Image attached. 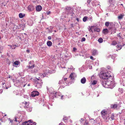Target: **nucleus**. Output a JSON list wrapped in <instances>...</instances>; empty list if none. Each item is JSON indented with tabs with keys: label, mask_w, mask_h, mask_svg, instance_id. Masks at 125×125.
I'll use <instances>...</instances> for the list:
<instances>
[{
	"label": "nucleus",
	"mask_w": 125,
	"mask_h": 125,
	"mask_svg": "<svg viewBox=\"0 0 125 125\" xmlns=\"http://www.w3.org/2000/svg\"><path fill=\"white\" fill-rule=\"evenodd\" d=\"M101 84L103 87L106 88H113L115 86V83L114 80L112 76L110 77L106 81H102Z\"/></svg>",
	"instance_id": "f257e3e1"
},
{
	"label": "nucleus",
	"mask_w": 125,
	"mask_h": 125,
	"mask_svg": "<svg viewBox=\"0 0 125 125\" xmlns=\"http://www.w3.org/2000/svg\"><path fill=\"white\" fill-rule=\"evenodd\" d=\"M110 72L107 71L106 72H101L99 74L100 78L103 79H107L110 77H112L110 74Z\"/></svg>",
	"instance_id": "f03ea898"
},
{
	"label": "nucleus",
	"mask_w": 125,
	"mask_h": 125,
	"mask_svg": "<svg viewBox=\"0 0 125 125\" xmlns=\"http://www.w3.org/2000/svg\"><path fill=\"white\" fill-rule=\"evenodd\" d=\"M31 120H29L28 122H23L22 125H36V123L35 122L33 123L31 122Z\"/></svg>",
	"instance_id": "7ed1b4c3"
},
{
	"label": "nucleus",
	"mask_w": 125,
	"mask_h": 125,
	"mask_svg": "<svg viewBox=\"0 0 125 125\" xmlns=\"http://www.w3.org/2000/svg\"><path fill=\"white\" fill-rule=\"evenodd\" d=\"M107 112L105 110H104L101 112V114L102 117L104 119L106 120L107 116L106 115L107 114Z\"/></svg>",
	"instance_id": "20e7f679"
},
{
	"label": "nucleus",
	"mask_w": 125,
	"mask_h": 125,
	"mask_svg": "<svg viewBox=\"0 0 125 125\" xmlns=\"http://www.w3.org/2000/svg\"><path fill=\"white\" fill-rule=\"evenodd\" d=\"M60 86L64 87L65 86L67 85V84L66 82L64 81L63 80H60L59 83Z\"/></svg>",
	"instance_id": "39448f33"
},
{
	"label": "nucleus",
	"mask_w": 125,
	"mask_h": 125,
	"mask_svg": "<svg viewBox=\"0 0 125 125\" xmlns=\"http://www.w3.org/2000/svg\"><path fill=\"white\" fill-rule=\"evenodd\" d=\"M46 72V73H44L40 74V77L41 78H43L46 75V74H47L48 73H51V71H49V70H48Z\"/></svg>",
	"instance_id": "423d86ee"
},
{
	"label": "nucleus",
	"mask_w": 125,
	"mask_h": 125,
	"mask_svg": "<svg viewBox=\"0 0 125 125\" xmlns=\"http://www.w3.org/2000/svg\"><path fill=\"white\" fill-rule=\"evenodd\" d=\"M39 94V93L38 91H33L32 92L31 95L32 97H34L35 96L38 95Z\"/></svg>",
	"instance_id": "0eeeda50"
},
{
	"label": "nucleus",
	"mask_w": 125,
	"mask_h": 125,
	"mask_svg": "<svg viewBox=\"0 0 125 125\" xmlns=\"http://www.w3.org/2000/svg\"><path fill=\"white\" fill-rule=\"evenodd\" d=\"M39 79L38 78H35L34 79V82L35 86L36 87H38L39 86Z\"/></svg>",
	"instance_id": "6e6552de"
},
{
	"label": "nucleus",
	"mask_w": 125,
	"mask_h": 125,
	"mask_svg": "<svg viewBox=\"0 0 125 125\" xmlns=\"http://www.w3.org/2000/svg\"><path fill=\"white\" fill-rule=\"evenodd\" d=\"M59 93L58 92L52 93L50 95H52L54 98V97H58V95L60 96V95L58 94Z\"/></svg>",
	"instance_id": "1a4fd4ad"
},
{
	"label": "nucleus",
	"mask_w": 125,
	"mask_h": 125,
	"mask_svg": "<svg viewBox=\"0 0 125 125\" xmlns=\"http://www.w3.org/2000/svg\"><path fill=\"white\" fill-rule=\"evenodd\" d=\"M34 67V64L32 61H31L29 62V66L28 67V68L29 69L33 68Z\"/></svg>",
	"instance_id": "9d476101"
},
{
	"label": "nucleus",
	"mask_w": 125,
	"mask_h": 125,
	"mask_svg": "<svg viewBox=\"0 0 125 125\" xmlns=\"http://www.w3.org/2000/svg\"><path fill=\"white\" fill-rule=\"evenodd\" d=\"M76 76V75L75 73H72L70 75L69 77L71 78V80H73Z\"/></svg>",
	"instance_id": "9b49d317"
},
{
	"label": "nucleus",
	"mask_w": 125,
	"mask_h": 125,
	"mask_svg": "<svg viewBox=\"0 0 125 125\" xmlns=\"http://www.w3.org/2000/svg\"><path fill=\"white\" fill-rule=\"evenodd\" d=\"M98 52L97 50L95 49H93L92 50V55L93 56H95L98 54Z\"/></svg>",
	"instance_id": "f8f14e48"
},
{
	"label": "nucleus",
	"mask_w": 125,
	"mask_h": 125,
	"mask_svg": "<svg viewBox=\"0 0 125 125\" xmlns=\"http://www.w3.org/2000/svg\"><path fill=\"white\" fill-rule=\"evenodd\" d=\"M20 63V62H19L18 61H16L13 63V65L14 66L17 67L19 66Z\"/></svg>",
	"instance_id": "ddd939ff"
},
{
	"label": "nucleus",
	"mask_w": 125,
	"mask_h": 125,
	"mask_svg": "<svg viewBox=\"0 0 125 125\" xmlns=\"http://www.w3.org/2000/svg\"><path fill=\"white\" fill-rule=\"evenodd\" d=\"M92 4L93 6H96L98 5H99L98 2L96 0H94L92 2Z\"/></svg>",
	"instance_id": "4468645a"
},
{
	"label": "nucleus",
	"mask_w": 125,
	"mask_h": 125,
	"mask_svg": "<svg viewBox=\"0 0 125 125\" xmlns=\"http://www.w3.org/2000/svg\"><path fill=\"white\" fill-rule=\"evenodd\" d=\"M33 23V21L32 20H29L27 22V24L30 26H32Z\"/></svg>",
	"instance_id": "2eb2a0df"
},
{
	"label": "nucleus",
	"mask_w": 125,
	"mask_h": 125,
	"mask_svg": "<svg viewBox=\"0 0 125 125\" xmlns=\"http://www.w3.org/2000/svg\"><path fill=\"white\" fill-rule=\"evenodd\" d=\"M34 9V7L32 5H29L28 7V9L29 11L33 10Z\"/></svg>",
	"instance_id": "dca6fc26"
},
{
	"label": "nucleus",
	"mask_w": 125,
	"mask_h": 125,
	"mask_svg": "<svg viewBox=\"0 0 125 125\" xmlns=\"http://www.w3.org/2000/svg\"><path fill=\"white\" fill-rule=\"evenodd\" d=\"M114 24L112 22H110L109 25V29L112 30V29H113V28H114Z\"/></svg>",
	"instance_id": "f3484780"
},
{
	"label": "nucleus",
	"mask_w": 125,
	"mask_h": 125,
	"mask_svg": "<svg viewBox=\"0 0 125 125\" xmlns=\"http://www.w3.org/2000/svg\"><path fill=\"white\" fill-rule=\"evenodd\" d=\"M66 9L67 10H69V14L70 15H71V16H73V13L72 12V10H71V8L70 7H68L66 8Z\"/></svg>",
	"instance_id": "a211bd4d"
},
{
	"label": "nucleus",
	"mask_w": 125,
	"mask_h": 125,
	"mask_svg": "<svg viewBox=\"0 0 125 125\" xmlns=\"http://www.w3.org/2000/svg\"><path fill=\"white\" fill-rule=\"evenodd\" d=\"M81 82L82 84L85 83L86 82V79L85 77H84L81 79Z\"/></svg>",
	"instance_id": "6ab92c4d"
},
{
	"label": "nucleus",
	"mask_w": 125,
	"mask_h": 125,
	"mask_svg": "<svg viewBox=\"0 0 125 125\" xmlns=\"http://www.w3.org/2000/svg\"><path fill=\"white\" fill-rule=\"evenodd\" d=\"M124 16V14H121L118 16V19L119 20L123 18Z\"/></svg>",
	"instance_id": "aec40b11"
},
{
	"label": "nucleus",
	"mask_w": 125,
	"mask_h": 125,
	"mask_svg": "<svg viewBox=\"0 0 125 125\" xmlns=\"http://www.w3.org/2000/svg\"><path fill=\"white\" fill-rule=\"evenodd\" d=\"M25 16V14L24 13H20L19 14V17L20 18H22L24 17Z\"/></svg>",
	"instance_id": "412c9836"
},
{
	"label": "nucleus",
	"mask_w": 125,
	"mask_h": 125,
	"mask_svg": "<svg viewBox=\"0 0 125 125\" xmlns=\"http://www.w3.org/2000/svg\"><path fill=\"white\" fill-rule=\"evenodd\" d=\"M117 107V105L116 104H112L111 105V107L112 109H116Z\"/></svg>",
	"instance_id": "4be33fe9"
},
{
	"label": "nucleus",
	"mask_w": 125,
	"mask_h": 125,
	"mask_svg": "<svg viewBox=\"0 0 125 125\" xmlns=\"http://www.w3.org/2000/svg\"><path fill=\"white\" fill-rule=\"evenodd\" d=\"M109 119H110V120H112L115 119V116L113 114H111V117H110Z\"/></svg>",
	"instance_id": "5701e85b"
},
{
	"label": "nucleus",
	"mask_w": 125,
	"mask_h": 125,
	"mask_svg": "<svg viewBox=\"0 0 125 125\" xmlns=\"http://www.w3.org/2000/svg\"><path fill=\"white\" fill-rule=\"evenodd\" d=\"M19 27H20L22 29V30H24V28L25 27V24L23 23L22 24H20Z\"/></svg>",
	"instance_id": "b1692460"
},
{
	"label": "nucleus",
	"mask_w": 125,
	"mask_h": 125,
	"mask_svg": "<svg viewBox=\"0 0 125 125\" xmlns=\"http://www.w3.org/2000/svg\"><path fill=\"white\" fill-rule=\"evenodd\" d=\"M47 45L49 46H51L52 45V42L50 41H48L47 42Z\"/></svg>",
	"instance_id": "393cba45"
},
{
	"label": "nucleus",
	"mask_w": 125,
	"mask_h": 125,
	"mask_svg": "<svg viewBox=\"0 0 125 125\" xmlns=\"http://www.w3.org/2000/svg\"><path fill=\"white\" fill-rule=\"evenodd\" d=\"M117 44V42L115 41H112V43L111 45H115Z\"/></svg>",
	"instance_id": "a878e982"
},
{
	"label": "nucleus",
	"mask_w": 125,
	"mask_h": 125,
	"mask_svg": "<svg viewBox=\"0 0 125 125\" xmlns=\"http://www.w3.org/2000/svg\"><path fill=\"white\" fill-rule=\"evenodd\" d=\"M94 31H96L97 32H99L100 31V29L96 27H95L94 28Z\"/></svg>",
	"instance_id": "bb28decb"
},
{
	"label": "nucleus",
	"mask_w": 125,
	"mask_h": 125,
	"mask_svg": "<svg viewBox=\"0 0 125 125\" xmlns=\"http://www.w3.org/2000/svg\"><path fill=\"white\" fill-rule=\"evenodd\" d=\"M108 30L107 29H104L103 31V33H108Z\"/></svg>",
	"instance_id": "cd10ccee"
},
{
	"label": "nucleus",
	"mask_w": 125,
	"mask_h": 125,
	"mask_svg": "<svg viewBox=\"0 0 125 125\" xmlns=\"http://www.w3.org/2000/svg\"><path fill=\"white\" fill-rule=\"evenodd\" d=\"M8 46H10V48L12 49H15L16 47V45H14L12 46L9 45Z\"/></svg>",
	"instance_id": "c85d7f7f"
},
{
	"label": "nucleus",
	"mask_w": 125,
	"mask_h": 125,
	"mask_svg": "<svg viewBox=\"0 0 125 125\" xmlns=\"http://www.w3.org/2000/svg\"><path fill=\"white\" fill-rule=\"evenodd\" d=\"M117 56V55L115 54L113 55L112 56V58L113 59H114Z\"/></svg>",
	"instance_id": "c756f323"
},
{
	"label": "nucleus",
	"mask_w": 125,
	"mask_h": 125,
	"mask_svg": "<svg viewBox=\"0 0 125 125\" xmlns=\"http://www.w3.org/2000/svg\"><path fill=\"white\" fill-rule=\"evenodd\" d=\"M97 83V81L96 80H94L91 83V85H94L95 84Z\"/></svg>",
	"instance_id": "7c9ffc66"
},
{
	"label": "nucleus",
	"mask_w": 125,
	"mask_h": 125,
	"mask_svg": "<svg viewBox=\"0 0 125 125\" xmlns=\"http://www.w3.org/2000/svg\"><path fill=\"white\" fill-rule=\"evenodd\" d=\"M116 47L118 50H120L122 48L121 46L120 45H117L116 46Z\"/></svg>",
	"instance_id": "2f4dec72"
},
{
	"label": "nucleus",
	"mask_w": 125,
	"mask_h": 125,
	"mask_svg": "<svg viewBox=\"0 0 125 125\" xmlns=\"http://www.w3.org/2000/svg\"><path fill=\"white\" fill-rule=\"evenodd\" d=\"M98 41L100 43H101L103 42V39L102 38H100L98 39Z\"/></svg>",
	"instance_id": "473e14b6"
},
{
	"label": "nucleus",
	"mask_w": 125,
	"mask_h": 125,
	"mask_svg": "<svg viewBox=\"0 0 125 125\" xmlns=\"http://www.w3.org/2000/svg\"><path fill=\"white\" fill-rule=\"evenodd\" d=\"M110 24V22L107 21L105 22V25L106 26L108 27L109 26Z\"/></svg>",
	"instance_id": "72a5a7b5"
},
{
	"label": "nucleus",
	"mask_w": 125,
	"mask_h": 125,
	"mask_svg": "<svg viewBox=\"0 0 125 125\" xmlns=\"http://www.w3.org/2000/svg\"><path fill=\"white\" fill-rule=\"evenodd\" d=\"M116 29L114 27L113 28V29H112V30H111V31L112 32L111 33H112V32L115 33L116 32Z\"/></svg>",
	"instance_id": "f704fd0d"
},
{
	"label": "nucleus",
	"mask_w": 125,
	"mask_h": 125,
	"mask_svg": "<svg viewBox=\"0 0 125 125\" xmlns=\"http://www.w3.org/2000/svg\"><path fill=\"white\" fill-rule=\"evenodd\" d=\"M119 91L121 92V93H122L123 92V89L122 88H119Z\"/></svg>",
	"instance_id": "c9c22d12"
},
{
	"label": "nucleus",
	"mask_w": 125,
	"mask_h": 125,
	"mask_svg": "<svg viewBox=\"0 0 125 125\" xmlns=\"http://www.w3.org/2000/svg\"><path fill=\"white\" fill-rule=\"evenodd\" d=\"M42 81V80H40V82H41L40 83V84H41V85L40 86V87H39L40 88H41L42 86V83H43V82Z\"/></svg>",
	"instance_id": "e433bc0d"
},
{
	"label": "nucleus",
	"mask_w": 125,
	"mask_h": 125,
	"mask_svg": "<svg viewBox=\"0 0 125 125\" xmlns=\"http://www.w3.org/2000/svg\"><path fill=\"white\" fill-rule=\"evenodd\" d=\"M36 10L37 11H39V5L37 6L36 7Z\"/></svg>",
	"instance_id": "4c0bfd02"
},
{
	"label": "nucleus",
	"mask_w": 125,
	"mask_h": 125,
	"mask_svg": "<svg viewBox=\"0 0 125 125\" xmlns=\"http://www.w3.org/2000/svg\"><path fill=\"white\" fill-rule=\"evenodd\" d=\"M4 84H5V83H3V85H4ZM3 87L4 88H5V87L6 89H7L8 88H9V87H8L7 86V85H5V86H3Z\"/></svg>",
	"instance_id": "58836bf2"
},
{
	"label": "nucleus",
	"mask_w": 125,
	"mask_h": 125,
	"mask_svg": "<svg viewBox=\"0 0 125 125\" xmlns=\"http://www.w3.org/2000/svg\"><path fill=\"white\" fill-rule=\"evenodd\" d=\"M123 85L125 86V79H124L122 82Z\"/></svg>",
	"instance_id": "ea45409f"
},
{
	"label": "nucleus",
	"mask_w": 125,
	"mask_h": 125,
	"mask_svg": "<svg viewBox=\"0 0 125 125\" xmlns=\"http://www.w3.org/2000/svg\"><path fill=\"white\" fill-rule=\"evenodd\" d=\"M9 119L10 121V122L12 124L13 123H14V120H11L10 119V118H9L8 119Z\"/></svg>",
	"instance_id": "a19ab883"
},
{
	"label": "nucleus",
	"mask_w": 125,
	"mask_h": 125,
	"mask_svg": "<svg viewBox=\"0 0 125 125\" xmlns=\"http://www.w3.org/2000/svg\"><path fill=\"white\" fill-rule=\"evenodd\" d=\"M27 110L28 111V112H31L32 111V108H28Z\"/></svg>",
	"instance_id": "79ce46f5"
},
{
	"label": "nucleus",
	"mask_w": 125,
	"mask_h": 125,
	"mask_svg": "<svg viewBox=\"0 0 125 125\" xmlns=\"http://www.w3.org/2000/svg\"><path fill=\"white\" fill-rule=\"evenodd\" d=\"M87 18L86 17H84L83 19V21L85 22V21L87 20Z\"/></svg>",
	"instance_id": "37998d69"
},
{
	"label": "nucleus",
	"mask_w": 125,
	"mask_h": 125,
	"mask_svg": "<svg viewBox=\"0 0 125 125\" xmlns=\"http://www.w3.org/2000/svg\"><path fill=\"white\" fill-rule=\"evenodd\" d=\"M81 40L82 42L84 41L85 40V38L83 37L82 38Z\"/></svg>",
	"instance_id": "c03bdc74"
},
{
	"label": "nucleus",
	"mask_w": 125,
	"mask_h": 125,
	"mask_svg": "<svg viewBox=\"0 0 125 125\" xmlns=\"http://www.w3.org/2000/svg\"><path fill=\"white\" fill-rule=\"evenodd\" d=\"M46 13L47 15H49L51 14V12L50 11H48L46 12Z\"/></svg>",
	"instance_id": "a18cd8bd"
},
{
	"label": "nucleus",
	"mask_w": 125,
	"mask_h": 125,
	"mask_svg": "<svg viewBox=\"0 0 125 125\" xmlns=\"http://www.w3.org/2000/svg\"><path fill=\"white\" fill-rule=\"evenodd\" d=\"M67 117H64V118H63V119L64 120H67Z\"/></svg>",
	"instance_id": "49530a36"
},
{
	"label": "nucleus",
	"mask_w": 125,
	"mask_h": 125,
	"mask_svg": "<svg viewBox=\"0 0 125 125\" xmlns=\"http://www.w3.org/2000/svg\"><path fill=\"white\" fill-rule=\"evenodd\" d=\"M15 120H14V121H15L16 122H17L18 121V120L17 119V118L16 117H15ZM18 121V122H19V121Z\"/></svg>",
	"instance_id": "de8ad7c7"
},
{
	"label": "nucleus",
	"mask_w": 125,
	"mask_h": 125,
	"mask_svg": "<svg viewBox=\"0 0 125 125\" xmlns=\"http://www.w3.org/2000/svg\"><path fill=\"white\" fill-rule=\"evenodd\" d=\"M94 75H93L91 77V80H93L94 79Z\"/></svg>",
	"instance_id": "09e8293b"
},
{
	"label": "nucleus",
	"mask_w": 125,
	"mask_h": 125,
	"mask_svg": "<svg viewBox=\"0 0 125 125\" xmlns=\"http://www.w3.org/2000/svg\"><path fill=\"white\" fill-rule=\"evenodd\" d=\"M87 0V3L89 4L91 2V1L90 0Z\"/></svg>",
	"instance_id": "8fccbe9b"
},
{
	"label": "nucleus",
	"mask_w": 125,
	"mask_h": 125,
	"mask_svg": "<svg viewBox=\"0 0 125 125\" xmlns=\"http://www.w3.org/2000/svg\"><path fill=\"white\" fill-rule=\"evenodd\" d=\"M42 6L40 5V11L42 9Z\"/></svg>",
	"instance_id": "3c124183"
},
{
	"label": "nucleus",
	"mask_w": 125,
	"mask_h": 125,
	"mask_svg": "<svg viewBox=\"0 0 125 125\" xmlns=\"http://www.w3.org/2000/svg\"><path fill=\"white\" fill-rule=\"evenodd\" d=\"M59 125H65L63 123H61L59 124Z\"/></svg>",
	"instance_id": "603ef678"
},
{
	"label": "nucleus",
	"mask_w": 125,
	"mask_h": 125,
	"mask_svg": "<svg viewBox=\"0 0 125 125\" xmlns=\"http://www.w3.org/2000/svg\"><path fill=\"white\" fill-rule=\"evenodd\" d=\"M48 39L50 40L51 39V36H49L48 37Z\"/></svg>",
	"instance_id": "864d4df0"
},
{
	"label": "nucleus",
	"mask_w": 125,
	"mask_h": 125,
	"mask_svg": "<svg viewBox=\"0 0 125 125\" xmlns=\"http://www.w3.org/2000/svg\"><path fill=\"white\" fill-rule=\"evenodd\" d=\"M76 49L75 47H74L73 48V51H75Z\"/></svg>",
	"instance_id": "5fc2aeb1"
},
{
	"label": "nucleus",
	"mask_w": 125,
	"mask_h": 125,
	"mask_svg": "<svg viewBox=\"0 0 125 125\" xmlns=\"http://www.w3.org/2000/svg\"><path fill=\"white\" fill-rule=\"evenodd\" d=\"M67 79V78H64V79L63 81L65 82V81Z\"/></svg>",
	"instance_id": "6e6d98bb"
},
{
	"label": "nucleus",
	"mask_w": 125,
	"mask_h": 125,
	"mask_svg": "<svg viewBox=\"0 0 125 125\" xmlns=\"http://www.w3.org/2000/svg\"><path fill=\"white\" fill-rule=\"evenodd\" d=\"M73 66H71L70 67V69L72 70L73 69Z\"/></svg>",
	"instance_id": "4d7b16f0"
},
{
	"label": "nucleus",
	"mask_w": 125,
	"mask_h": 125,
	"mask_svg": "<svg viewBox=\"0 0 125 125\" xmlns=\"http://www.w3.org/2000/svg\"><path fill=\"white\" fill-rule=\"evenodd\" d=\"M26 52H27L28 53H29L30 52V51L29 50H27L26 51Z\"/></svg>",
	"instance_id": "13d9d810"
},
{
	"label": "nucleus",
	"mask_w": 125,
	"mask_h": 125,
	"mask_svg": "<svg viewBox=\"0 0 125 125\" xmlns=\"http://www.w3.org/2000/svg\"><path fill=\"white\" fill-rule=\"evenodd\" d=\"M117 36L118 37H120L121 38V37L120 35H119V34H117Z\"/></svg>",
	"instance_id": "bf43d9fd"
},
{
	"label": "nucleus",
	"mask_w": 125,
	"mask_h": 125,
	"mask_svg": "<svg viewBox=\"0 0 125 125\" xmlns=\"http://www.w3.org/2000/svg\"><path fill=\"white\" fill-rule=\"evenodd\" d=\"M90 59H92L93 60H94V59H93V56H90Z\"/></svg>",
	"instance_id": "052dcab7"
},
{
	"label": "nucleus",
	"mask_w": 125,
	"mask_h": 125,
	"mask_svg": "<svg viewBox=\"0 0 125 125\" xmlns=\"http://www.w3.org/2000/svg\"><path fill=\"white\" fill-rule=\"evenodd\" d=\"M63 95H62L61 96V98L62 99H63Z\"/></svg>",
	"instance_id": "680f3d73"
},
{
	"label": "nucleus",
	"mask_w": 125,
	"mask_h": 125,
	"mask_svg": "<svg viewBox=\"0 0 125 125\" xmlns=\"http://www.w3.org/2000/svg\"><path fill=\"white\" fill-rule=\"evenodd\" d=\"M89 68L90 69H92V66H89Z\"/></svg>",
	"instance_id": "e2e57ef3"
},
{
	"label": "nucleus",
	"mask_w": 125,
	"mask_h": 125,
	"mask_svg": "<svg viewBox=\"0 0 125 125\" xmlns=\"http://www.w3.org/2000/svg\"><path fill=\"white\" fill-rule=\"evenodd\" d=\"M38 2L37 0H34V1H33V2Z\"/></svg>",
	"instance_id": "0e129e2a"
},
{
	"label": "nucleus",
	"mask_w": 125,
	"mask_h": 125,
	"mask_svg": "<svg viewBox=\"0 0 125 125\" xmlns=\"http://www.w3.org/2000/svg\"><path fill=\"white\" fill-rule=\"evenodd\" d=\"M89 18L91 20L92 19V18L91 16H90Z\"/></svg>",
	"instance_id": "69168bd1"
},
{
	"label": "nucleus",
	"mask_w": 125,
	"mask_h": 125,
	"mask_svg": "<svg viewBox=\"0 0 125 125\" xmlns=\"http://www.w3.org/2000/svg\"><path fill=\"white\" fill-rule=\"evenodd\" d=\"M76 20L78 21H79V18H76Z\"/></svg>",
	"instance_id": "338daca9"
},
{
	"label": "nucleus",
	"mask_w": 125,
	"mask_h": 125,
	"mask_svg": "<svg viewBox=\"0 0 125 125\" xmlns=\"http://www.w3.org/2000/svg\"><path fill=\"white\" fill-rule=\"evenodd\" d=\"M87 123L86 122L85 123H84V125H87Z\"/></svg>",
	"instance_id": "774afa93"
}]
</instances>
